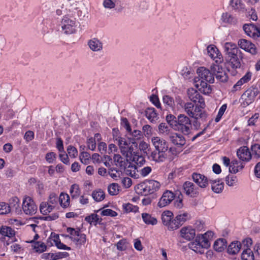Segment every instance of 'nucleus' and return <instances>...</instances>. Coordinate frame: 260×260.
Here are the masks:
<instances>
[{"label":"nucleus","mask_w":260,"mask_h":260,"mask_svg":"<svg viewBox=\"0 0 260 260\" xmlns=\"http://www.w3.org/2000/svg\"><path fill=\"white\" fill-rule=\"evenodd\" d=\"M198 76L194 78V84L197 88L205 93H209L211 91L209 84L214 81L213 73L211 70L205 67H201L197 70Z\"/></svg>","instance_id":"2"},{"label":"nucleus","mask_w":260,"mask_h":260,"mask_svg":"<svg viewBox=\"0 0 260 260\" xmlns=\"http://www.w3.org/2000/svg\"><path fill=\"white\" fill-rule=\"evenodd\" d=\"M92 197L96 202H100L105 199V194L102 190L99 189L97 191H93L92 193Z\"/></svg>","instance_id":"44"},{"label":"nucleus","mask_w":260,"mask_h":260,"mask_svg":"<svg viewBox=\"0 0 260 260\" xmlns=\"http://www.w3.org/2000/svg\"><path fill=\"white\" fill-rule=\"evenodd\" d=\"M22 209L24 212L27 215L35 214L37 211V207L32 199L29 197H25L23 201Z\"/></svg>","instance_id":"8"},{"label":"nucleus","mask_w":260,"mask_h":260,"mask_svg":"<svg viewBox=\"0 0 260 260\" xmlns=\"http://www.w3.org/2000/svg\"><path fill=\"white\" fill-rule=\"evenodd\" d=\"M258 92L257 88L251 87L248 88L242 94L239 99L241 106L245 108L252 103Z\"/></svg>","instance_id":"6"},{"label":"nucleus","mask_w":260,"mask_h":260,"mask_svg":"<svg viewBox=\"0 0 260 260\" xmlns=\"http://www.w3.org/2000/svg\"><path fill=\"white\" fill-rule=\"evenodd\" d=\"M200 105L193 104L191 103H187L184 106V109L187 114L195 120L201 119L205 121L207 117V114L205 112L202 111Z\"/></svg>","instance_id":"4"},{"label":"nucleus","mask_w":260,"mask_h":260,"mask_svg":"<svg viewBox=\"0 0 260 260\" xmlns=\"http://www.w3.org/2000/svg\"><path fill=\"white\" fill-rule=\"evenodd\" d=\"M209 181L211 183V188L213 191L215 193H218L222 191L224 187L223 182L220 180H209Z\"/></svg>","instance_id":"30"},{"label":"nucleus","mask_w":260,"mask_h":260,"mask_svg":"<svg viewBox=\"0 0 260 260\" xmlns=\"http://www.w3.org/2000/svg\"><path fill=\"white\" fill-rule=\"evenodd\" d=\"M243 29L245 33L250 37L254 39L258 38V36L255 33L256 30V26L252 23L244 24L243 26Z\"/></svg>","instance_id":"21"},{"label":"nucleus","mask_w":260,"mask_h":260,"mask_svg":"<svg viewBox=\"0 0 260 260\" xmlns=\"http://www.w3.org/2000/svg\"><path fill=\"white\" fill-rule=\"evenodd\" d=\"M66 237H68L71 239L76 244H84L86 242V235L84 234L79 233L78 236L74 237H69V235H66Z\"/></svg>","instance_id":"38"},{"label":"nucleus","mask_w":260,"mask_h":260,"mask_svg":"<svg viewBox=\"0 0 260 260\" xmlns=\"http://www.w3.org/2000/svg\"><path fill=\"white\" fill-rule=\"evenodd\" d=\"M223 49L225 52V58H229L231 56H234L235 54L241 53L240 50L237 47L236 45L230 42L225 43L224 45Z\"/></svg>","instance_id":"16"},{"label":"nucleus","mask_w":260,"mask_h":260,"mask_svg":"<svg viewBox=\"0 0 260 260\" xmlns=\"http://www.w3.org/2000/svg\"><path fill=\"white\" fill-rule=\"evenodd\" d=\"M142 218L143 221L147 224L155 225L157 223V219L151 216L148 213H144L142 214Z\"/></svg>","instance_id":"39"},{"label":"nucleus","mask_w":260,"mask_h":260,"mask_svg":"<svg viewBox=\"0 0 260 260\" xmlns=\"http://www.w3.org/2000/svg\"><path fill=\"white\" fill-rule=\"evenodd\" d=\"M116 140L118 142V145L119 146L122 154L125 156L127 159L129 158V152L128 149L129 144L127 142L124 138L122 137H118Z\"/></svg>","instance_id":"24"},{"label":"nucleus","mask_w":260,"mask_h":260,"mask_svg":"<svg viewBox=\"0 0 260 260\" xmlns=\"http://www.w3.org/2000/svg\"><path fill=\"white\" fill-rule=\"evenodd\" d=\"M151 142L154 149L148 155V158L157 163L164 162L168 157V142L157 136L152 137Z\"/></svg>","instance_id":"1"},{"label":"nucleus","mask_w":260,"mask_h":260,"mask_svg":"<svg viewBox=\"0 0 260 260\" xmlns=\"http://www.w3.org/2000/svg\"><path fill=\"white\" fill-rule=\"evenodd\" d=\"M102 216H109L111 217H115L117 215V213L110 209L103 210L101 212Z\"/></svg>","instance_id":"57"},{"label":"nucleus","mask_w":260,"mask_h":260,"mask_svg":"<svg viewBox=\"0 0 260 260\" xmlns=\"http://www.w3.org/2000/svg\"><path fill=\"white\" fill-rule=\"evenodd\" d=\"M32 246L36 252L40 253H42L45 251L47 247L45 243L42 242H35L34 243Z\"/></svg>","instance_id":"46"},{"label":"nucleus","mask_w":260,"mask_h":260,"mask_svg":"<svg viewBox=\"0 0 260 260\" xmlns=\"http://www.w3.org/2000/svg\"><path fill=\"white\" fill-rule=\"evenodd\" d=\"M180 235L185 240L190 241L196 236L195 230L190 226L183 227L180 230Z\"/></svg>","instance_id":"20"},{"label":"nucleus","mask_w":260,"mask_h":260,"mask_svg":"<svg viewBox=\"0 0 260 260\" xmlns=\"http://www.w3.org/2000/svg\"><path fill=\"white\" fill-rule=\"evenodd\" d=\"M109 175L115 180H117L119 177V171L115 168H111L109 169Z\"/></svg>","instance_id":"59"},{"label":"nucleus","mask_w":260,"mask_h":260,"mask_svg":"<svg viewBox=\"0 0 260 260\" xmlns=\"http://www.w3.org/2000/svg\"><path fill=\"white\" fill-rule=\"evenodd\" d=\"M160 184L159 182L150 180L146 183L140 184L139 188L145 195L152 194L160 188Z\"/></svg>","instance_id":"7"},{"label":"nucleus","mask_w":260,"mask_h":260,"mask_svg":"<svg viewBox=\"0 0 260 260\" xmlns=\"http://www.w3.org/2000/svg\"><path fill=\"white\" fill-rule=\"evenodd\" d=\"M87 147L89 149L93 151L96 148L95 140L92 137L89 138L87 141Z\"/></svg>","instance_id":"62"},{"label":"nucleus","mask_w":260,"mask_h":260,"mask_svg":"<svg viewBox=\"0 0 260 260\" xmlns=\"http://www.w3.org/2000/svg\"><path fill=\"white\" fill-rule=\"evenodd\" d=\"M123 208L127 213L130 212H137L139 210V208L137 206H134L130 203L123 204Z\"/></svg>","instance_id":"52"},{"label":"nucleus","mask_w":260,"mask_h":260,"mask_svg":"<svg viewBox=\"0 0 260 260\" xmlns=\"http://www.w3.org/2000/svg\"><path fill=\"white\" fill-rule=\"evenodd\" d=\"M42 259L47 260H56L58 259L59 256L55 255V254L52 253H45L41 256Z\"/></svg>","instance_id":"56"},{"label":"nucleus","mask_w":260,"mask_h":260,"mask_svg":"<svg viewBox=\"0 0 260 260\" xmlns=\"http://www.w3.org/2000/svg\"><path fill=\"white\" fill-rule=\"evenodd\" d=\"M150 101L157 108H161V105L157 95L152 94L150 98Z\"/></svg>","instance_id":"60"},{"label":"nucleus","mask_w":260,"mask_h":260,"mask_svg":"<svg viewBox=\"0 0 260 260\" xmlns=\"http://www.w3.org/2000/svg\"><path fill=\"white\" fill-rule=\"evenodd\" d=\"M230 5L235 11H244V5L241 0H231Z\"/></svg>","instance_id":"36"},{"label":"nucleus","mask_w":260,"mask_h":260,"mask_svg":"<svg viewBox=\"0 0 260 260\" xmlns=\"http://www.w3.org/2000/svg\"><path fill=\"white\" fill-rule=\"evenodd\" d=\"M70 192L72 198L78 197L80 193L79 185L76 184H73L70 188Z\"/></svg>","instance_id":"47"},{"label":"nucleus","mask_w":260,"mask_h":260,"mask_svg":"<svg viewBox=\"0 0 260 260\" xmlns=\"http://www.w3.org/2000/svg\"><path fill=\"white\" fill-rule=\"evenodd\" d=\"M187 94L190 101L196 104H200V107L204 108L205 104L202 95L196 89L189 88L187 90Z\"/></svg>","instance_id":"11"},{"label":"nucleus","mask_w":260,"mask_h":260,"mask_svg":"<svg viewBox=\"0 0 260 260\" xmlns=\"http://www.w3.org/2000/svg\"><path fill=\"white\" fill-rule=\"evenodd\" d=\"M158 129L160 133L168 134L169 129L167 124L165 123H161L158 125Z\"/></svg>","instance_id":"64"},{"label":"nucleus","mask_w":260,"mask_h":260,"mask_svg":"<svg viewBox=\"0 0 260 260\" xmlns=\"http://www.w3.org/2000/svg\"><path fill=\"white\" fill-rule=\"evenodd\" d=\"M0 234L3 236L11 238L15 235V231L10 227L2 226L0 229Z\"/></svg>","instance_id":"42"},{"label":"nucleus","mask_w":260,"mask_h":260,"mask_svg":"<svg viewBox=\"0 0 260 260\" xmlns=\"http://www.w3.org/2000/svg\"><path fill=\"white\" fill-rule=\"evenodd\" d=\"M57 196L55 193H51L49 196V199L47 203H49L50 205H55L57 204Z\"/></svg>","instance_id":"58"},{"label":"nucleus","mask_w":260,"mask_h":260,"mask_svg":"<svg viewBox=\"0 0 260 260\" xmlns=\"http://www.w3.org/2000/svg\"><path fill=\"white\" fill-rule=\"evenodd\" d=\"M225 183L229 186H233L236 185L237 182V178L236 176L234 175H228L225 178Z\"/></svg>","instance_id":"51"},{"label":"nucleus","mask_w":260,"mask_h":260,"mask_svg":"<svg viewBox=\"0 0 260 260\" xmlns=\"http://www.w3.org/2000/svg\"><path fill=\"white\" fill-rule=\"evenodd\" d=\"M192 178L193 181L201 188H205L208 184V180L207 178L203 175L193 173L192 174Z\"/></svg>","instance_id":"19"},{"label":"nucleus","mask_w":260,"mask_h":260,"mask_svg":"<svg viewBox=\"0 0 260 260\" xmlns=\"http://www.w3.org/2000/svg\"><path fill=\"white\" fill-rule=\"evenodd\" d=\"M78 3L74 0H67L61 7L63 9L64 15H70L75 17L76 11L78 8Z\"/></svg>","instance_id":"9"},{"label":"nucleus","mask_w":260,"mask_h":260,"mask_svg":"<svg viewBox=\"0 0 260 260\" xmlns=\"http://www.w3.org/2000/svg\"><path fill=\"white\" fill-rule=\"evenodd\" d=\"M227 242L225 239L221 238L216 240L213 245L215 250L221 252L226 247Z\"/></svg>","instance_id":"31"},{"label":"nucleus","mask_w":260,"mask_h":260,"mask_svg":"<svg viewBox=\"0 0 260 260\" xmlns=\"http://www.w3.org/2000/svg\"><path fill=\"white\" fill-rule=\"evenodd\" d=\"M173 213L170 211H165L161 214V220L163 224L168 227L169 230H172L171 224L173 220Z\"/></svg>","instance_id":"26"},{"label":"nucleus","mask_w":260,"mask_h":260,"mask_svg":"<svg viewBox=\"0 0 260 260\" xmlns=\"http://www.w3.org/2000/svg\"><path fill=\"white\" fill-rule=\"evenodd\" d=\"M175 198V192L174 193L170 190H167L163 193L157 205L160 208L164 207L170 204Z\"/></svg>","instance_id":"14"},{"label":"nucleus","mask_w":260,"mask_h":260,"mask_svg":"<svg viewBox=\"0 0 260 260\" xmlns=\"http://www.w3.org/2000/svg\"><path fill=\"white\" fill-rule=\"evenodd\" d=\"M146 117L151 122H154L157 119V115L153 108H148L145 111Z\"/></svg>","instance_id":"33"},{"label":"nucleus","mask_w":260,"mask_h":260,"mask_svg":"<svg viewBox=\"0 0 260 260\" xmlns=\"http://www.w3.org/2000/svg\"><path fill=\"white\" fill-rule=\"evenodd\" d=\"M55 206L52 205L47 202H42L40 206L41 212L44 215H47L51 212L54 208Z\"/></svg>","instance_id":"34"},{"label":"nucleus","mask_w":260,"mask_h":260,"mask_svg":"<svg viewBox=\"0 0 260 260\" xmlns=\"http://www.w3.org/2000/svg\"><path fill=\"white\" fill-rule=\"evenodd\" d=\"M116 2V0H104L103 5L105 9H112L115 7Z\"/></svg>","instance_id":"54"},{"label":"nucleus","mask_w":260,"mask_h":260,"mask_svg":"<svg viewBox=\"0 0 260 260\" xmlns=\"http://www.w3.org/2000/svg\"><path fill=\"white\" fill-rule=\"evenodd\" d=\"M85 220L91 224L92 223L94 225L98 223L101 224L102 219L99 218V216L96 214H91L85 218Z\"/></svg>","instance_id":"37"},{"label":"nucleus","mask_w":260,"mask_h":260,"mask_svg":"<svg viewBox=\"0 0 260 260\" xmlns=\"http://www.w3.org/2000/svg\"><path fill=\"white\" fill-rule=\"evenodd\" d=\"M190 215L187 212H184L177 215L175 218L172 221L171 227L172 230H176L181 225H182L187 220L190 218Z\"/></svg>","instance_id":"12"},{"label":"nucleus","mask_w":260,"mask_h":260,"mask_svg":"<svg viewBox=\"0 0 260 260\" xmlns=\"http://www.w3.org/2000/svg\"><path fill=\"white\" fill-rule=\"evenodd\" d=\"M89 48L94 52H99L103 50V44L98 38H94L88 41Z\"/></svg>","instance_id":"23"},{"label":"nucleus","mask_w":260,"mask_h":260,"mask_svg":"<svg viewBox=\"0 0 260 260\" xmlns=\"http://www.w3.org/2000/svg\"><path fill=\"white\" fill-rule=\"evenodd\" d=\"M244 165L239 161L238 160L235 159L232 161L231 165L229 167V172L236 174L240 170H242L244 168Z\"/></svg>","instance_id":"29"},{"label":"nucleus","mask_w":260,"mask_h":260,"mask_svg":"<svg viewBox=\"0 0 260 260\" xmlns=\"http://www.w3.org/2000/svg\"><path fill=\"white\" fill-rule=\"evenodd\" d=\"M163 103L167 108H172L174 105V99L169 95H165L162 99Z\"/></svg>","instance_id":"48"},{"label":"nucleus","mask_w":260,"mask_h":260,"mask_svg":"<svg viewBox=\"0 0 260 260\" xmlns=\"http://www.w3.org/2000/svg\"><path fill=\"white\" fill-rule=\"evenodd\" d=\"M19 200L17 197H13L10 200V203L9 206L11 207V210L15 209V210H17V209L19 208Z\"/></svg>","instance_id":"55"},{"label":"nucleus","mask_w":260,"mask_h":260,"mask_svg":"<svg viewBox=\"0 0 260 260\" xmlns=\"http://www.w3.org/2000/svg\"><path fill=\"white\" fill-rule=\"evenodd\" d=\"M117 249L120 251L125 250L127 248V242L125 240H120L117 243Z\"/></svg>","instance_id":"61"},{"label":"nucleus","mask_w":260,"mask_h":260,"mask_svg":"<svg viewBox=\"0 0 260 260\" xmlns=\"http://www.w3.org/2000/svg\"><path fill=\"white\" fill-rule=\"evenodd\" d=\"M60 206L63 208H67L70 204V197L67 193H61L59 198Z\"/></svg>","instance_id":"40"},{"label":"nucleus","mask_w":260,"mask_h":260,"mask_svg":"<svg viewBox=\"0 0 260 260\" xmlns=\"http://www.w3.org/2000/svg\"><path fill=\"white\" fill-rule=\"evenodd\" d=\"M211 70L213 73V77H216L217 80L225 82L228 81V77L225 72L218 64H213L211 66Z\"/></svg>","instance_id":"13"},{"label":"nucleus","mask_w":260,"mask_h":260,"mask_svg":"<svg viewBox=\"0 0 260 260\" xmlns=\"http://www.w3.org/2000/svg\"><path fill=\"white\" fill-rule=\"evenodd\" d=\"M108 191L111 196L117 194L119 191L118 184L116 183L110 184L108 187Z\"/></svg>","instance_id":"45"},{"label":"nucleus","mask_w":260,"mask_h":260,"mask_svg":"<svg viewBox=\"0 0 260 260\" xmlns=\"http://www.w3.org/2000/svg\"><path fill=\"white\" fill-rule=\"evenodd\" d=\"M170 141L178 147H182L186 143L184 137L181 134L177 133L172 134L169 136Z\"/></svg>","instance_id":"22"},{"label":"nucleus","mask_w":260,"mask_h":260,"mask_svg":"<svg viewBox=\"0 0 260 260\" xmlns=\"http://www.w3.org/2000/svg\"><path fill=\"white\" fill-rule=\"evenodd\" d=\"M198 242L200 243L201 247L204 248H208L210 246V241L206 237L203 236V234L198 235L196 237Z\"/></svg>","instance_id":"35"},{"label":"nucleus","mask_w":260,"mask_h":260,"mask_svg":"<svg viewBox=\"0 0 260 260\" xmlns=\"http://www.w3.org/2000/svg\"><path fill=\"white\" fill-rule=\"evenodd\" d=\"M78 26L79 22L76 21L75 17L64 15L60 22L58 31L66 35L74 34L77 32Z\"/></svg>","instance_id":"3"},{"label":"nucleus","mask_w":260,"mask_h":260,"mask_svg":"<svg viewBox=\"0 0 260 260\" xmlns=\"http://www.w3.org/2000/svg\"><path fill=\"white\" fill-rule=\"evenodd\" d=\"M67 151L71 157H75L77 155V150L74 146L71 145L68 146Z\"/></svg>","instance_id":"63"},{"label":"nucleus","mask_w":260,"mask_h":260,"mask_svg":"<svg viewBox=\"0 0 260 260\" xmlns=\"http://www.w3.org/2000/svg\"><path fill=\"white\" fill-rule=\"evenodd\" d=\"M239 46L244 51L250 53L252 55H256L257 53V49L255 45L250 41L241 39L238 41Z\"/></svg>","instance_id":"10"},{"label":"nucleus","mask_w":260,"mask_h":260,"mask_svg":"<svg viewBox=\"0 0 260 260\" xmlns=\"http://www.w3.org/2000/svg\"><path fill=\"white\" fill-rule=\"evenodd\" d=\"M122 167L125 169L126 174L133 176L134 174L135 173V166L133 165L130 162H128V160H126V163Z\"/></svg>","instance_id":"43"},{"label":"nucleus","mask_w":260,"mask_h":260,"mask_svg":"<svg viewBox=\"0 0 260 260\" xmlns=\"http://www.w3.org/2000/svg\"><path fill=\"white\" fill-rule=\"evenodd\" d=\"M242 248V244L240 242L234 241L229 245L227 251L228 253L234 255L237 254Z\"/></svg>","instance_id":"28"},{"label":"nucleus","mask_w":260,"mask_h":260,"mask_svg":"<svg viewBox=\"0 0 260 260\" xmlns=\"http://www.w3.org/2000/svg\"><path fill=\"white\" fill-rule=\"evenodd\" d=\"M251 151L252 152V155L255 158H260V144H254L251 146L250 147Z\"/></svg>","instance_id":"49"},{"label":"nucleus","mask_w":260,"mask_h":260,"mask_svg":"<svg viewBox=\"0 0 260 260\" xmlns=\"http://www.w3.org/2000/svg\"><path fill=\"white\" fill-rule=\"evenodd\" d=\"M221 20L224 23L232 25H236L238 22L237 17L229 12H225L222 14Z\"/></svg>","instance_id":"25"},{"label":"nucleus","mask_w":260,"mask_h":260,"mask_svg":"<svg viewBox=\"0 0 260 260\" xmlns=\"http://www.w3.org/2000/svg\"><path fill=\"white\" fill-rule=\"evenodd\" d=\"M11 210L9 204L4 202L0 203V214L4 215L9 213Z\"/></svg>","instance_id":"50"},{"label":"nucleus","mask_w":260,"mask_h":260,"mask_svg":"<svg viewBox=\"0 0 260 260\" xmlns=\"http://www.w3.org/2000/svg\"><path fill=\"white\" fill-rule=\"evenodd\" d=\"M225 60L228 65L232 69H237L240 68L242 57L240 58L238 56V54H235L234 56H231L229 58L226 57Z\"/></svg>","instance_id":"17"},{"label":"nucleus","mask_w":260,"mask_h":260,"mask_svg":"<svg viewBox=\"0 0 260 260\" xmlns=\"http://www.w3.org/2000/svg\"><path fill=\"white\" fill-rule=\"evenodd\" d=\"M174 199V206L177 209H181L183 207V195L180 191L177 190L175 191V198Z\"/></svg>","instance_id":"32"},{"label":"nucleus","mask_w":260,"mask_h":260,"mask_svg":"<svg viewBox=\"0 0 260 260\" xmlns=\"http://www.w3.org/2000/svg\"><path fill=\"white\" fill-rule=\"evenodd\" d=\"M191 122L189 118L184 114H180L177 116V122L174 130L180 132L183 135H188L191 132Z\"/></svg>","instance_id":"5"},{"label":"nucleus","mask_w":260,"mask_h":260,"mask_svg":"<svg viewBox=\"0 0 260 260\" xmlns=\"http://www.w3.org/2000/svg\"><path fill=\"white\" fill-rule=\"evenodd\" d=\"M183 189L187 195H190L191 197H195L198 194V187L191 182L186 181L183 184Z\"/></svg>","instance_id":"18"},{"label":"nucleus","mask_w":260,"mask_h":260,"mask_svg":"<svg viewBox=\"0 0 260 260\" xmlns=\"http://www.w3.org/2000/svg\"><path fill=\"white\" fill-rule=\"evenodd\" d=\"M208 55L213 59H220L222 57L221 54L219 52L217 48L214 45H210L207 48Z\"/></svg>","instance_id":"27"},{"label":"nucleus","mask_w":260,"mask_h":260,"mask_svg":"<svg viewBox=\"0 0 260 260\" xmlns=\"http://www.w3.org/2000/svg\"><path fill=\"white\" fill-rule=\"evenodd\" d=\"M166 120L168 123L174 129L175 126L177 122V117L172 114H169L166 116Z\"/></svg>","instance_id":"53"},{"label":"nucleus","mask_w":260,"mask_h":260,"mask_svg":"<svg viewBox=\"0 0 260 260\" xmlns=\"http://www.w3.org/2000/svg\"><path fill=\"white\" fill-rule=\"evenodd\" d=\"M251 153L247 146H242L237 150V156L241 160L247 162L251 159Z\"/></svg>","instance_id":"15"},{"label":"nucleus","mask_w":260,"mask_h":260,"mask_svg":"<svg viewBox=\"0 0 260 260\" xmlns=\"http://www.w3.org/2000/svg\"><path fill=\"white\" fill-rule=\"evenodd\" d=\"M242 260H254L253 251L250 248L244 249L241 254Z\"/></svg>","instance_id":"41"}]
</instances>
